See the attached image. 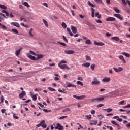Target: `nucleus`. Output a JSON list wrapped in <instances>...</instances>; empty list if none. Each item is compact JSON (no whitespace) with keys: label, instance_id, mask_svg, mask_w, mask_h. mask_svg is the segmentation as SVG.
<instances>
[{"label":"nucleus","instance_id":"63","mask_svg":"<svg viewBox=\"0 0 130 130\" xmlns=\"http://www.w3.org/2000/svg\"><path fill=\"white\" fill-rule=\"evenodd\" d=\"M4 96H2L1 99V103H3V102H4Z\"/></svg>","mask_w":130,"mask_h":130},{"label":"nucleus","instance_id":"60","mask_svg":"<svg viewBox=\"0 0 130 130\" xmlns=\"http://www.w3.org/2000/svg\"><path fill=\"white\" fill-rule=\"evenodd\" d=\"M123 108H130V104H128L127 105L123 107Z\"/></svg>","mask_w":130,"mask_h":130},{"label":"nucleus","instance_id":"39","mask_svg":"<svg viewBox=\"0 0 130 130\" xmlns=\"http://www.w3.org/2000/svg\"><path fill=\"white\" fill-rule=\"evenodd\" d=\"M61 26L64 28V29H66V28H67V24H66V23L64 22H62Z\"/></svg>","mask_w":130,"mask_h":130},{"label":"nucleus","instance_id":"16","mask_svg":"<svg viewBox=\"0 0 130 130\" xmlns=\"http://www.w3.org/2000/svg\"><path fill=\"white\" fill-rule=\"evenodd\" d=\"M71 30L74 34H76L77 33L78 30L77 29V27L75 26H71Z\"/></svg>","mask_w":130,"mask_h":130},{"label":"nucleus","instance_id":"64","mask_svg":"<svg viewBox=\"0 0 130 130\" xmlns=\"http://www.w3.org/2000/svg\"><path fill=\"white\" fill-rule=\"evenodd\" d=\"M10 78H11V80H13V81H17V79L15 78V76Z\"/></svg>","mask_w":130,"mask_h":130},{"label":"nucleus","instance_id":"35","mask_svg":"<svg viewBox=\"0 0 130 130\" xmlns=\"http://www.w3.org/2000/svg\"><path fill=\"white\" fill-rule=\"evenodd\" d=\"M76 83L77 84V85H80V86H84V84H83V82L80 81H77Z\"/></svg>","mask_w":130,"mask_h":130},{"label":"nucleus","instance_id":"45","mask_svg":"<svg viewBox=\"0 0 130 130\" xmlns=\"http://www.w3.org/2000/svg\"><path fill=\"white\" fill-rule=\"evenodd\" d=\"M32 98L34 101H36V100H37V96H36V95H32Z\"/></svg>","mask_w":130,"mask_h":130},{"label":"nucleus","instance_id":"42","mask_svg":"<svg viewBox=\"0 0 130 130\" xmlns=\"http://www.w3.org/2000/svg\"><path fill=\"white\" fill-rule=\"evenodd\" d=\"M58 42V43H59L61 45H62L63 46H67V44L64 43H62L61 42Z\"/></svg>","mask_w":130,"mask_h":130},{"label":"nucleus","instance_id":"7","mask_svg":"<svg viewBox=\"0 0 130 130\" xmlns=\"http://www.w3.org/2000/svg\"><path fill=\"white\" fill-rule=\"evenodd\" d=\"M110 80H111L110 77H104L102 79V82H103V83H108L110 82Z\"/></svg>","mask_w":130,"mask_h":130},{"label":"nucleus","instance_id":"37","mask_svg":"<svg viewBox=\"0 0 130 130\" xmlns=\"http://www.w3.org/2000/svg\"><path fill=\"white\" fill-rule=\"evenodd\" d=\"M12 32H13V33H15V34H18V33H19V31H18V30L16 29H12Z\"/></svg>","mask_w":130,"mask_h":130},{"label":"nucleus","instance_id":"8","mask_svg":"<svg viewBox=\"0 0 130 130\" xmlns=\"http://www.w3.org/2000/svg\"><path fill=\"white\" fill-rule=\"evenodd\" d=\"M40 124H41V126L43 127V128H46L47 127V126H46V124H45V121L42 120L40 123Z\"/></svg>","mask_w":130,"mask_h":130},{"label":"nucleus","instance_id":"55","mask_svg":"<svg viewBox=\"0 0 130 130\" xmlns=\"http://www.w3.org/2000/svg\"><path fill=\"white\" fill-rule=\"evenodd\" d=\"M30 53L31 54H32V55H35V56H37V54H36V53H35V52H33V51H30Z\"/></svg>","mask_w":130,"mask_h":130},{"label":"nucleus","instance_id":"29","mask_svg":"<svg viewBox=\"0 0 130 130\" xmlns=\"http://www.w3.org/2000/svg\"><path fill=\"white\" fill-rule=\"evenodd\" d=\"M0 8H1V9H3V10H7V6H6L4 5H0Z\"/></svg>","mask_w":130,"mask_h":130},{"label":"nucleus","instance_id":"62","mask_svg":"<svg viewBox=\"0 0 130 130\" xmlns=\"http://www.w3.org/2000/svg\"><path fill=\"white\" fill-rule=\"evenodd\" d=\"M119 118V116H115L113 117V119H117V120Z\"/></svg>","mask_w":130,"mask_h":130},{"label":"nucleus","instance_id":"47","mask_svg":"<svg viewBox=\"0 0 130 130\" xmlns=\"http://www.w3.org/2000/svg\"><path fill=\"white\" fill-rule=\"evenodd\" d=\"M67 87L68 88H71V87H75V88H76V85L73 84H68Z\"/></svg>","mask_w":130,"mask_h":130},{"label":"nucleus","instance_id":"27","mask_svg":"<svg viewBox=\"0 0 130 130\" xmlns=\"http://www.w3.org/2000/svg\"><path fill=\"white\" fill-rule=\"evenodd\" d=\"M113 10L114 11H115V12L116 13H117L118 14L120 13V11H119V10H118V9L117 8V7H114L113 8Z\"/></svg>","mask_w":130,"mask_h":130},{"label":"nucleus","instance_id":"4","mask_svg":"<svg viewBox=\"0 0 130 130\" xmlns=\"http://www.w3.org/2000/svg\"><path fill=\"white\" fill-rule=\"evenodd\" d=\"M54 128L55 129L63 130V126L58 123L56 124V126L54 127Z\"/></svg>","mask_w":130,"mask_h":130},{"label":"nucleus","instance_id":"53","mask_svg":"<svg viewBox=\"0 0 130 130\" xmlns=\"http://www.w3.org/2000/svg\"><path fill=\"white\" fill-rule=\"evenodd\" d=\"M1 27H2V29H4V30H7V27H6L5 26V25H4V24H2V25H1Z\"/></svg>","mask_w":130,"mask_h":130},{"label":"nucleus","instance_id":"58","mask_svg":"<svg viewBox=\"0 0 130 130\" xmlns=\"http://www.w3.org/2000/svg\"><path fill=\"white\" fill-rule=\"evenodd\" d=\"M102 106H104V104H100L97 105V107L98 108L102 107Z\"/></svg>","mask_w":130,"mask_h":130},{"label":"nucleus","instance_id":"17","mask_svg":"<svg viewBox=\"0 0 130 130\" xmlns=\"http://www.w3.org/2000/svg\"><path fill=\"white\" fill-rule=\"evenodd\" d=\"M119 58L123 62V63H126V61H125V59H124V57H123V56L120 55L119 56Z\"/></svg>","mask_w":130,"mask_h":130},{"label":"nucleus","instance_id":"12","mask_svg":"<svg viewBox=\"0 0 130 130\" xmlns=\"http://www.w3.org/2000/svg\"><path fill=\"white\" fill-rule=\"evenodd\" d=\"M26 95V92L25 91H22L21 93L19 94V98L22 99V98H24L25 95Z\"/></svg>","mask_w":130,"mask_h":130},{"label":"nucleus","instance_id":"25","mask_svg":"<svg viewBox=\"0 0 130 130\" xmlns=\"http://www.w3.org/2000/svg\"><path fill=\"white\" fill-rule=\"evenodd\" d=\"M121 54H122V55H124L126 57H130V54L126 52H122L121 53Z\"/></svg>","mask_w":130,"mask_h":130},{"label":"nucleus","instance_id":"15","mask_svg":"<svg viewBox=\"0 0 130 130\" xmlns=\"http://www.w3.org/2000/svg\"><path fill=\"white\" fill-rule=\"evenodd\" d=\"M11 25L12 26H15V27H17V28H20V24L18 22H13L11 23Z\"/></svg>","mask_w":130,"mask_h":130},{"label":"nucleus","instance_id":"14","mask_svg":"<svg viewBox=\"0 0 130 130\" xmlns=\"http://www.w3.org/2000/svg\"><path fill=\"white\" fill-rule=\"evenodd\" d=\"M106 21L107 22H109L110 21H115V18L112 17H109L108 18H106Z\"/></svg>","mask_w":130,"mask_h":130},{"label":"nucleus","instance_id":"11","mask_svg":"<svg viewBox=\"0 0 130 130\" xmlns=\"http://www.w3.org/2000/svg\"><path fill=\"white\" fill-rule=\"evenodd\" d=\"M64 53H66V54H74V53H75V51H74V50H65Z\"/></svg>","mask_w":130,"mask_h":130},{"label":"nucleus","instance_id":"51","mask_svg":"<svg viewBox=\"0 0 130 130\" xmlns=\"http://www.w3.org/2000/svg\"><path fill=\"white\" fill-rule=\"evenodd\" d=\"M43 111H44V112H46L47 113L48 112H51V110H47V109H44Z\"/></svg>","mask_w":130,"mask_h":130},{"label":"nucleus","instance_id":"40","mask_svg":"<svg viewBox=\"0 0 130 130\" xmlns=\"http://www.w3.org/2000/svg\"><path fill=\"white\" fill-rule=\"evenodd\" d=\"M23 5H25V7H27V8H29V7H30V5H29V4L26 2H24Z\"/></svg>","mask_w":130,"mask_h":130},{"label":"nucleus","instance_id":"30","mask_svg":"<svg viewBox=\"0 0 130 130\" xmlns=\"http://www.w3.org/2000/svg\"><path fill=\"white\" fill-rule=\"evenodd\" d=\"M85 43L86 44H88L89 45H91V44H92V42L90 40H87L86 41H85Z\"/></svg>","mask_w":130,"mask_h":130},{"label":"nucleus","instance_id":"3","mask_svg":"<svg viewBox=\"0 0 130 130\" xmlns=\"http://www.w3.org/2000/svg\"><path fill=\"white\" fill-rule=\"evenodd\" d=\"M92 85H100V81L98 80L97 77L93 79V81L91 82Z\"/></svg>","mask_w":130,"mask_h":130},{"label":"nucleus","instance_id":"56","mask_svg":"<svg viewBox=\"0 0 130 130\" xmlns=\"http://www.w3.org/2000/svg\"><path fill=\"white\" fill-rule=\"evenodd\" d=\"M106 36H107V37H110V36H111V34L109 32H107L106 34Z\"/></svg>","mask_w":130,"mask_h":130},{"label":"nucleus","instance_id":"57","mask_svg":"<svg viewBox=\"0 0 130 130\" xmlns=\"http://www.w3.org/2000/svg\"><path fill=\"white\" fill-rule=\"evenodd\" d=\"M77 80H78L79 81H84L83 77H78L77 78Z\"/></svg>","mask_w":130,"mask_h":130},{"label":"nucleus","instance_id":"61","mask_svg":"<svg viewBox=\"0 0 130 130\" xmlns=\"http://www.w3.org/2000/svg\"><path fill=\"white\" fill-rule=\"evenodd\" d=\"M90 112L91 114L94 115L96 113V111H95L94 110H91Z\"/></svg>","mask_w":130,"mask_h":130},{"label":"nucleus","instance_id":"54","mask_svg":"<svg viewBox=\"0 0 130 130\" xmlns=\"http://www.w3.org/2000/svg\"><path fill=\"white\" fill-rule=\"evenodd\" d=\"M67 117H68V116H62L59 118V119L61 120V119H63L64 118H67Z\"/></svg>","mask_w":130,"mask_h":130},{"label":"nucleus","instance_id":"38","mask_svg":"<svg viewBox=\"0 0 130 130\" xmlns=\"http://www.w3.org/2000/svg\"><path fill=\"white\" fill-rule=\"evenodd\" d=\"M71 109L70 108H67L62 111V112H67V111H70Z\"/></svg>","mask_w":130,"mask_h":130},{"label":"nucleus","instance_id":"6","mask_svg":"<svg viewBox=\"0 0 130 130\" xmlns=\"http://www.w3.org/2000/svg\"><path fill=\"white\" fill-rule=\"evenodd\" d=\"M113 69L116 73H119V72H122V71H123V68L122 67H119L118 69L113 67Z\"/></svg>","mask_w":130,"mask_h":130},{"label":"nucleus","instance_id":"48","mask_svg":"<svg viewBox=\"0 0 130 130\" xmlns=\"http://www.w3.org/2000/svg\"><path fill=\"white\" fill-rule=\"evenodd\" d=\"M124 100L121 101L119 102L118 104L119 105H123L124 104Z\"/></svg>","mask_w":130,"mask_h":130},{"label":"nucleus","instance_id":"1","mask_svg":"<svg viewBox=\"0 0 130 130\" xmlns=\"http://www.w3.org/2000/svg\"><path fill=\"white\" fill-rule=\"evenodd\" d=\"M103 100H104V97L96 98L93 99L92 100H91V102H92V103L100 102L101 101H103Z\"/></svg>","mask_w":130,"mask_h":130},{"label":"nucleus","instance_id":"10","mask_svg":"<svg viewBox=\"0 0 130 130\" xmlns=\"http://www.w3.org/2000/svg\"><path fill=\"white\" fill-rule=\"evenodd\" d=\"M94 43L95 45H98V46H103L105 45V44H104V43H102V42H97L96 41H94Z\"/></svg>","mask_w":130,"mask_h":130},{"label":"nucleus","instance_id":"26","mask_svg":"<svg viewBox=\"0 0 130 130\" xmlns=\"http://www.w3.org/2000/svg\"><path fill=\"white\" fill-rule=\"evenodd\" d=\"M104 111H107V112H111L112 111V109L111 108H108V109H103Z\"/></svg>","mask_w":130,"mask_h":130},{"label":"nucleus","instance_id":"19","mask_svg":"<svg viewBox=\"0 0 130 130\" xmlns=\"http://www.w3.org/2000/svg\"><path fill=\"white\" fill-rule=\"evenodd\" d=\"M111 123H112V124L117 126L118 129H120V126L119 125V124H117L116 122H115V121H112Z\"/></svg>","mask_w":130,"mask_h":130},{"label":"nucleus","instance_id":"52","mask_svg":"<svg viewBox=\"0 0 130 130\" xmlns=\"http://www.w3.org/2000/svg\"><path fill=\"white\" fill-rule=\"evenodd\" d=\"M58 92H60V93H67V92L64 91V89H63V90L61 89H59Z\"/></svg>","mask_w":130,"mask_h":130},{"label":"nucleus","instance_id":"41","mask_svg":"<svg viewBox=\"0 0 130 130\" xmlns=\"http://www.w3.org/2000/svg\"><path fill=\"white\" fill-rule=\"evenodd\" d=\"M90 68L92 71H94L95 70V64H92Z\"/></svg>","mask_w":130,"mask_h":130},{"label":"nucleus","instance_id":"24","mask_svg":"<svg viewBox=\"0 0 130 130\" xmlns=\"http://www.w3.org/2000/svg\"><path fill=\"white\" fill-rule=\"evenodd\" d=\"M32 32H33V28H31L28 32V35L31 37H33L34 36L33 34H32Z\"/></svg>","mask_w":130,"mask_h":130},{"label":"nucleus","instance_id":"32","mask_svg":"<svg viewBox=\"0 0 130 130\" xmlns=\"http://www.w3.org/2000/svg\"><path fill=\"white\" fill-rule=\"evenodd\" d=\"M87 4H88V5H89L90 6V7H92V8H95V5H94V4H92L91 3V2L88 1L87 2Z\"/></svg>","mask_w":130,"mask_h":130},{"label":"nucleus","instance_id":"59","mask_svg":"<svg viewBox=\"0 0 130 130\" xmlns=\"http://www.w3.org/2000/svg\"><path fill=\"white\" fill-rule=\"evenodd\" d=\"M13 117L15 119H19V117L16 116V114H13Z\"/></svg>","mask_w":130,"mask_h":130},{"label":"nucleus","instance_id":"23","mask_svg":"<svg viewBox=\"0 0 130 130\" xmlns=\"http://www.w3.org/2000/svg\"><path fill=\"white\" fill-rule=\"evenodd\" d=\"M112 40H115V41H119V37H113L111 38Z\"/></svg>","mask_w":130,"mask_h":130},{"label":"nucleus","instance_id":"22","mask_svg":"<svg viewBox=\"0 0 130 130\" xmlns=\"http://www.w3.org/2000/svg\"><path fill=\"white\" fill-rule=\"evenodd\" d=\"M67 30L70 36H74V34L72 32V31H71V29H70V28L67 27Z\"/></svg>","mask_w":130,"mask_h":130},{"label":"nucleus","instance_id":"43","mask_svg":"<svg viewBox=\"0 0 130 130\" xmlns=\"http://www.w3.org/2000/svg\"><path fill=\"white\" fill-rule=\"evenodd\" d=\"M48 89L50 90V91H51V92H54V91H56L55 89L52 87H48Z\"/></svg>","mask_w":130,"mask_h":130},{"label":"nucleus","instance_id":"34","mask_svg":"<svg viewBox=\"0 0 130 130\" xmlns=\"http://www.w3.org/2000/svg\"><path fill=\"white\" fill-rule=\"evenodd\" d=\"M63 63H67V61H66L64 60H62L60 61V62L58 64H62Z\"/></svg>","mask_w":130,"mask_h":130},{"label":"nucleus","instance_id":"44","mask_svg":"<svg viewBox=\"0 0 130 130\" xmlns=\"http://www.w3.org/2000/svg\"><path fill=\"white\" fill-rule=\"evenodd\" d=\"M95 21L96 23H98V24H102V21H101L100 19H97L95 20Z\"/></svg>","mask_w":130,"mask_h":130},{"label":"nucleus","instance_id":"5","mask_svg":"<svg viewBox=\"0 0 130 130\" xmlns=\"http://www.w3.org/2000/svg\"><path fill=\"white\" fill-rule=\"evenodd\" d=\"M73 97H74V98H76V99H78V100H82V99L86 98V95H81L80 96H78L76 95H73Z\"/></svg>","mask_w":130,"mask_h":130},{"label":"nucleus","instance_id":"18","mask_svg":"<svg viewBox=\"0 0 130 130\" xmlns=\"http://www.w3.org/2000/svg\"><path fill=\"white\" fill-rule=\"evenodd\" d=\"M22 50V48H20L19 49H18V50H17L15 52V55L16 56H18L21 53V51Z\"/></svg>","mask_w":130,"mask_h":130},{"label":"nucleus","instance_id":"20","mask_svg":"<svg viewBox=\"0 0 130 130\" xmlns=\"http://www.w3.org/2000/svg\"><path fill=\"white\" fill-rule=\"evenodd\" d=\"M91 16L92 17V18H94V17H95V9L93 8H91Z\"/></svg>","mask_w":130,"mask_h":130},{"label":"nucleus","instance_id":"28","mask_svg":"<svg viewBox=\"0 0 130 130\" xmlns=\"http://www.w3.org/2000/svg\"><path fill=\"white\" fill-rule=\"evenodd\" d=\"M43 22L45 24V26H46V27H48V23L45 19H43Z\"/></svg>","mask_w":130,"mask_h":130},{"label":"nucleus","instance_id":"33","mask_svg":"<svg viewBox=\"0 0 130 130\" xmlns=\"http://www.w3.org/2000/svg\"><path fill=\"white\" fill-rule=\"evenodd\" d=\"M93 123H90V125H96L98 123V121H93Z\"/></svg>","mask_w":130,"mask_h":130},{"label":"nucleus","instance_id":"49","mask_svg":"<svg viewBox=\"0 0 130 130\" xmlns=\"http://www.w3.org/2000/svg\"><path fill=\"white\" fill-rule=\"evenodd\" d=\"M62 37H63V39L64 41H65L67 43L69 42V41H68V39H67L66 36H63Z\"/></svg>","mask_w":130,"mask_h":130},{"label":"nucleus","instance_id":"13","mask_svg":"<svg viewBox=\"0 0 130 130\" xmlns=\"http://www.w3.org/2000/svg\"><path fill=\"white\" fill-rule=\"evenodd\" d=\"M27 56H28V58H30V59H32V60H37V59H36V57H35V56H32L30 54H27Z\"/></svg>","mask_w":130,"mask_h":130},{"label":"nucleus","instance_id":"31","mask_svg":"<svg viewBox=\"0 0 130 130\" xmlns=\"http://www.w3.org/2000/svg\"><path fill=\"white\" fill-rule=\"evenodd\" d=\"M37 60H38V59H40V58H42L43 57V55H41V54H38L37 55Z\"/></svg>","mask_w":130,"mask_h":130},{"label":"nucleus","instance_id":"50","mask_svg":"<svg viewBox=\"0 0 130 130\" xmlns=\"http://www.w3.org/2000/svg\"><path fill=\"white\" fill-rule=\"evenodd\" d=\"M98 4H102V0H94Z\"/></svg>","mask_w":130,"mask_h":130},{"label":"nucleus","instance_id":"9","mask_svg":"<svg viewBox=\"0 0 130 130\" xmlns=\"http://www.w3.org/2000/svg\"><path fill=\"white\" fill-rule=\"evenodd\" d=\"M114 17H116V18L119 19V20H121V21H122V20H123V18H122V17L121 16V15L119 14H114Z\"/></svg>","mask_w":130,"mask_h":130},{"label":"nucleus","instance_id":"2","mask_svg":"<svg viewBox=\"0 0 130 130\" xmlns=\"http://www.w3.org/2000/svg\"><path fill=\"white\" fill-rule=\"evenodd\" d=\"M58 67H59V68H60V69H61V70H63L64 69H66V70H70V69H71L67 64H58Z\"/></svg>","mask_w":130,"mask_h":130},{"label":"nucleus","instance_id":"46","mask_svg":"<svg viewBox=\"0 0 130 130\" xmlns=\"http://www.w3.org/2000/svg\"><path fill=\"white\" fill-rule=\"evenodd\" d=\"M85 57H86V59L87 60H91V57H90V56L86 55Z\"/></svg>","mask_w":130,"mask_h":130},{"label":"nucleus","instance_id":"21","mask_svg":"<svg viewBox=\"0 0 130 130\" xmlns=\"http://www.w3.org/2000/svg\"><path fill=\"white\" fill-rule=\"evenodd\" d=\"M90 65L91 63H90L89 62H86L82 64V67H85L86 68H89Z\"/></svg>","mask_w":130,"mask_h":130},{"label":"nucleus","instance_id":"36","mask_svg":"<svg viewBox=\"0 0 130 130\" xmlns=\"http://www.w3.org/2000/svg\"><path fill=\"white\" fill-rule=\"evenodd\" d=\"M85 117H86L88 120H90V119H92V116H91V115H86Z\"/></svg>","mask_w":130,"mask_h":130}]
</instances>
